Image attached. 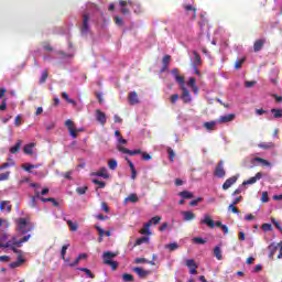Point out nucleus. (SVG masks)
I'll return each instance as SVG.
<instances>
[{
	"mask_svg": "<svg viewBox=\"0 0 282 282\" xmlns=\"http://www.w3.org/2000/svg\"><path fill=\"white\" fill-rule=\"evenodd\" d=\"M15 224L18 235H28V232H32V230H34V227H32L30 221H28V218H18Z\"/></svg>",
	"mask_w": 282,
	"mask_h": 282,
	"instance_id": "f257e3e1",
	"label": "nucleus"
},
{
	"mask_svg": "<svg viewBox=\"0 0 282 282\" xmlns=\"http://www.w3.org/2000/svg\"><path fill=\"white\" fill-rule=\"evenodd\" d=\"M32 237V235H26L24 237H22L20 240H17L15 237L12 238V242L10 245V249L12 250V252H14V254H22V251L17 249V248H21L23 246V243H28V241H30V238Z\"/></svg>",
	"mask_w": 282,
	"mask_h": 282,
	"instance_id": "f03ea898",
	"label": "nucleus"
},
{
	"mask_svg": "<svg viewBox=\"0 0 282 282\" xmlns=\"http://www.w3.org/2000/svg\"><path fill=\"white\" fill-rule=\"evenodd\" d=\"M118 257V253L111 252V251H106L102 254L104 263L105 265H110L111 270H118V262L113 261L111 259H116Z\"/></svg>",
	"mask_w": 282,
	"mask_h": 282,
	"instance_id": "7ed1b4c3",
	"label": "nucleus"
},
{
	"mask_svg": "<svg viewBox=\"0 0 282 282\" xmlns=\"http://www.w3.org/2000/svg\"><path fill=\"white\" fill-rule=\"evenodd\" d=\"M80 34L82 36H87L88 34H91V29L89 28V14L87 13L83 14Z\"/></svg>",
	"mask_w": 282,
	"mask_h": 282,
	"instance_id": "20e7f679",
	"label": "nucleus"
},
{
	"mask_svg": "<svg viewBox=\"0 0 282 282\" xmlns=\"http://www.w3.org/2000/svg\"><path fill=\"white\" fill-rule=\"evenodd\" d=\"M65 127H67L72 138L74 140H76V138H78V132L76 131V128L74 127V121L72 119L66 120Z\"/></svg>",
	"mask_w": 282,
	"mask_h": 282,
	"instance_id": "39448f33",
	"label": "nucleus"
},
{
	"mask_svg": "<svg viewBox=\"0 0 282 282\" xmlns=\"http://www.w3.org/2000/svg\"><path fill=\"white\" fill-rule=\"evenodd\" d=\"M181 89H182L181 100H183L185 105L191 102V91L186 89V83L181 85Z\"/></svg>",
	"mask_w": 282,
	"mask_h": 282,
	"instance_id": "423d86ee",
	"label": "nucleus"
},
{
	"mask_svg": "<svg viewBox=\"0 0 282 282\" xmlns=\"http://www.w3.org/2000/svg\"><path fill=\"white\" fill-rule=\"evenodd\" d=\"M216 177H226V170H224V161H220L214 172Z\"/></svg>",
	"mask_w": 282,
	"mask_h": 282,
	"instance_id": "0eeeda50",
	"label": "nucleus"
},
{
	"mask_svg": "<svg viewBox=\"0 0 282 282\" xmlns=\"http://www.w3.org/2000/svg\"><path fill=\"white\" fill-rule=\"evenodd\" d=\"M261 177H263V173L258 172L254 176L250 177L247 181H243L242 186H248L250 184H257V182H259V180H261Z\"/></svg>",
	"mask_w": 282,
	"mask_h": 282,
	"instance_id": "6e6552de",
	"label": "nucleus"
},
{
	"mask_svg": "<svg viewBox=\"0 0 282 282\" xmlns=\"http://www.w3.org/2000/svg\"><path fill=\"white\" fill-rule=\"evenodd\" d=\"M133 272L138 275L139 279H147V276L151 274V271H147L140 267L133 268Z\"/></svg>",
	"mask_w": 282,
	"mask_h": 282,
	"instance_id": "1a4fd4ad",
	"label": "nucleus"
},
{
	"mask_svg": "<svg viewBox=\"0 0 282 282\" xmlns=\"http://www.w3.org/2000/svg\"><path fill=\"white\" fill-rule=\"evenodd\" d=\"M200 224L207 226L210 229L215 228V220H213L210 215H205L204 219L200 220Z\"/></svg>",
	"mask_w": 282,
	"mask_h": 282,
	"instance_id": "9d476101",
	"label": "nucleus"
},
{
	"mask_svg": "<svg viewBox=\"0 0 282 282\" xmlns=\"http://www.w3.org/2000/svg\"><path fill=\"white\" fill-rule=\"evenodd\" d=\"M172 75L174 76L176 83H178V85H183L186 83L184 82V76L180 75V68H173L172 69Z\"/></svg>",
	"mask_w": 282,
	"mask_h": 282,
	"instance_id": "9b49d317",
	"label": "nucleus"
},
{
	"mask_svg": "<svg viewBox=\"0 0 282 282\" xmlns=\"http://www.w3.org/2000/svg\"><path fill=\"white\" fill-rule=\"evenodd\" d=\"M237 176H231L229 178H227L225 181V183L223 184V191H228V188H230V186H232L234 184H237Z\"/></svg>",
	"mask_w": 282,
	"mask_h": 282,
	"instance_id": "f8f14e48",
	"label": "nucleus"
},
{
	"mask_svg": "<svg viewBox=\"0 0 282 282\" xmlns=\"http://www.w3.org/2000/svg\"><path fill=\"white\" fill-rule=\"evenodd\" d=\"M268 250H269V259H271V261H274V256L276 254V250H279V246L272 242L271 245H269Z\"/></svg>",
	"mask_w": 282,
	"mask_h": 282,
	"instance_id": "ddd939ff",
	"label": "nucleus"
},
{
	"mask_svg": "<svg viewBox=\"0 0 282 282\" xmlns=\"http://www.w3.org/2000/svg\"><path fill=\"white\" fill-rule=\"evenodd\" d=\"M128 101H129V105H138L140 102V99L138 98V93L135 91L129 93Z\"/></svg>",
	"mask_w": 282,
	"mask_h": 282,
	"instance_id": "4468645a",
	"label": "nucleus"
},
{
	"mask_svg": "<svg viewBox=\"0 0 282 282\" xmlns=\"http://www.w3.org/2000/svg\"><path fill=\"white\" fill-rule=\"evenodd\" d=\"M96 115L97 121H99L100 124L105 127V123L107 122V115H105V112L99 109L96 110Z\"/></svg>",
	"mask_w": 282,
	"mask_h": 282,
	"instance_id": "2eb2a0df",
	"label": "nucleus"
},
{
	"mask_svg": "<svg viewBox=\"0 0 282 282\" xmlns=\"http://www.w3.org/2000/svg\"><path fill=\"white\" fill-rule=\"evenodd\" d=\"M183 8L188 14H191L189 12H192L193 20L197 19V9H195V7H193L192 4H184Z\"/></svg>",
	"mask_w": 282,
	"mask_h": 282,
	"instance_id": "dca6fc26",
	"label": "nucleus"
},
{
	"mask_svg": "<svg viewBox=\"0 0 282 282\" xmlns=\"http://www.w3.org/2000/svg\"><path fill=\"white\" fill-rule=\"evenodd\" d=\"M232 120H235V115L230 113V115H226V116H221L219 119H218V122L220 124H224L226 122H232Z\"/></svg>",
	"mask_w": 282,
	"mask_h": 282,
	"instance_id": "f3484780",
	"label": "nucleus"
},
{
	"mask_svg": "<svg viewBox=\"0 0 282 282\" xmlns=\"http://www.w3.org/2000/svg\"><path fill=\"white\" fill-rule=\"evenodd\" d=\"M263 45H265V40H257L253 44V51L261 52V50H263Z\"/></svg>",
	"mask_w": 282,
	"mask_h": 282,
	"instance_id": "a211bd4d",
	"label": "nucleus"
},
{
	"mask_svg": "<svg viewBox=\"0 0 282 282\" xmlns=\"http://www.w3.org/2000/svg\"><path fill=\"white\" fill-rule=\"evenodd\" d=\"M21 263H25V259H23V256L22 254H19L18 256V261L15 262H11L9 264L10 268L14 269V268H19L21 265Z\"/></svg>",
	"mask_w": 282,
	"mask_h": 282,
	"instance_id": "6ab92c4d",
	"label": "nucleus"
},
{
	"mask_svg": "<svg viewBox=\"0 0 282 282\" xmlns=\"http://www.w3.org/2000/svg\"><path fill=\"white\" fill-rule=\"evenodd\" d=\"M97 177H104V180H109V173H107V167H100L98 172H96Z\"/></svg>",
	"mask_w": 282,
	"mask_h": 282,
	"instance_id": "aec40b11",
	"label": "nucleus"
},
{
	"mask_svg": "<svg viewBox=\"0 0 282 282\" xmlns=\"http://www.w3.org/2000/svg\"><path fill=\"white\" fill-rule=\"evenodd\" d=\"M140 235H148L151 236V223H145L143 228L140 230Z\"/></svg>",
	"mask_w": 282,
	"mask_h": 282,
	"instance_id": "412c9836",
	"label": "nucleus"
},
{
	"mask_svg": "<svg viewBox=\"0 0 282 282\" xmlns=\"http://www.w3.org/2000/svg\"><path fill=\"white\" fill-rule=\"evenodd\" d=\"M34 147H36L34 143L24 145V153H26V155H34Z\"/></svg>",
	"mask_w": 282,
	"mask_h": 282,
	"instance_id": "4be33fe9",
	"label": "nucleus"
},
{
	"mask_svg": "<svg viewBox=\"0 0 282 282\" xmlns=\"http://www.w3.org/2000/svg\"><path fill=\"white\" fill-rule=\"evenodd\" d=\"M47 78H50V72L47 69H44L39 80L40 85H45Z\"/></svg>",
	"mask_w": 282,
	"mask_h": 282,
	"instance_id": "5701e85b",
	"label": "nucleus"
},
{
	"mask_svg": "<svg viewBox=\"0 0 282 282\" xmlns=\"http://www.w3.org/2000/svg\"><path fill=\"white\" fill-rule=\"evenodd\" d=\"M40 199H41V202H42L43 204H47V202H48V204H51V202H52V204H53V206H54L55 208H58V206H59L58 202H56L55 198H52V197H48V198L41 197Z\"/></svg>",
	"mask_w": 282,
	"mask_h": 282,
	"instance_id": "b1692460",
	"label": "nucleus"
},
{
	"mask_svg": "<svg viewBox=\"0 0 282 282\" xmlns=\"http://www.w3.org/2000/svg\"><path fill=\"white\" fill-rule=\"evenodd\" d=\"M214 257H216L218 261H221L224 259V256L221 254V247L216 246L214 248Z\"/></svg>",
	"mask_w": 282,
	"mask_h": 282,
	"instance_id": "393cba45",
	"label": "nucleus"
},
{
	"mask_svg": "<svg viewBox=\"0 0 282 282\" xmlns=\"http://www.w3.org/2000/svg\"><path fill=\"white\" fill-rule=\"evenodd\" d=\"M22 141L19 140L13 147L10 148V153L17 154L21 151Z\"/></svg>",
	"mask_w": 282,
	"mask_h": 282,
	"instance_id": "a878e982",
	"label": "nucleus"
},
{
	"mask_svg": "<svg viewBox=\"0 0 282 282\" xmlns=\"http://www.w3.org/2000/svg\"><path fill=\"white\" fill-rule=\"evenodd\" d=\"M185 221H193L195 219V214L193 212H182Z\"/></svg>",
	"mask_w": 282,
	"mask_h": 282,
	"instance_id": "bb28decb",
	"label": "nucleus"
},
{
	"mask_svg": "<svg viewBox=\"0 0 282 282\" xmlns=\"http://www.w3.org/2000/svg\"><path fill=\"white\" fill-rule=\"evenodd\" d=\"M165 249L170 250V252H175V250L180 249V245L177 242H171L165 245Z\"/></svg>",
	"mask_w": 282,
	"mask_h": 282,
	"instance_id": "cd10ccee",
	"label": "nucleus"
},
{
	"mask_svg": "<svg viewBox=\"0 0 282 282\" xmlns=\"http://www.w3.org/2000/svg\"><path fill=\"white\" fill-rule=\"evenodd\" d=\"M180 197H182L183 199H193L194 195L192 192L188 191H183L180 194Z\"/></svg>",
	"mask_w": 282,
	"mask_h": 282,
	"instance_id": "c85d7f7f",
	"label": "nucleus"
},
{
	"mask_svg": "<svg viewBox=\"0 0 282 282\" xmlns=\"http://www.w3.org/2000/svg\"><path fill=\"white\" fill-rule=\"evenodd\" d=\"M108 169H110V171H116V169H118V161H116V159L109 160Z\"/></svg>",
	"mask_w": 282,
	"mask_h": 282,
	"instance_id": "c756f323",
	"label": "nucleus"
},
{
	"mask_svg": "<svg viewBox=\"0 0 282 282\" xmlns=\"http://www.w3.org/2000/svg\"><path fill=\"white\" fill-rule=\"evenodd\" d=\"M22 169L26 171V173H32V169H39V165H32L30 163H25L22 165Z\"/></svg>",
	"mask_w": 282,
	"mask_h": 282,
	"instance_id": "7c9ffc66",
	"label": "nucleus"
},
{
	"mask_svg": "<svg viewBox=\"0 0 282 282\" xmlns=\"http://www.w3.org/2000/svg\"><path fill=\"white\" fill-rule=\"evenodd\" d=\"M215 124H217L216 121H207L203 124V127L207 129V131H213L215 129Z\"/></svg>",
	"mask_w": 282,
	"mask_h": 282,
	"instance_id": "2f4dec72",
	"label": "nucleus"
},
{
	"mask_svg": "<svg viewBox=\"0 0 282 282\" xmlns=\"http://www.w3.org/2000/svg\"><path fill=\"white\" fill-rule=\"evenodd\" d=\"M122 280L124 282H133V281H135V278L131 273H123L122 274Z\"/></svg>",
	"mask_w": 282,
	"mask_h": 282,
	"instance_id": "473e14b6",
	"label": "nucleus"
},
{
	"mask_svg": "<svg viewBox=\"0 0 282 282\" xmlns=\"http://www.w3.org/2000/svg\"><path fill=\"white\" fill-rule=\"evenodd\" d=\"M253 162H260V164H262V166H271L270 162L262 158H254Z\"/></svg>",
	"mask_w": 282,
	"mask_h": 282,
	"instance_id": "72a5a7b5",
	"label": "nucleus"
},
{
	"mask_svg": "<svg viewBox=\"0 0 282 282\" xmlns=\"http://www.w3.org/2000/svg\"><path fill=\"white\" fill-rule=\"evenodd\" d=\"M187 85H188V87H192V89L196 90L197 89V79L195 77H191Z\"/></svg>",
	"mask_w": 282,
	"mask_h": 282,
	"instance_id": "f704fd0d",
	"label": "nucleus"
},
{
	"mask_svg": "<svg viewBox=\"0 0 282 282\" xmlns=\"http://www.w3.org/2000/svg\"><path fill=\"white\" fill-rule=\"evenodd\" d=\"M258 147L259 149H264V150L274 149V144L272 142L259 143Z\"/></svg>",
	"mask_w": 282,
	"mask_h": 282,
	"instance_id": "c9c22d12",
	"label": "nucleus"
},
{
	"mask_svg": "<svg viewBox=\"0 0 282 282\" xmlns=\"http://www.w3.org/2000/svg\"><path fill=\"white\" fill-rule=\"evenodd\" d=\"M185 265L191 270L192 268H197V263L193 259L185 260Z\"/></svg>",
	"mask_w": 282,
	"mask_h": 282,
	"instance_id": "e433bc0d",
	"label": "nucleus"
},
{
	"mask_svg": "<svg viewBox=\"0 0 282 282\" xmlns=\"http://www.w3.org/2000/svg\"><path fill=\"white\" fill-rule=\"evenodd\" d=\"M142 243H149V237H141L135 240L134 246H142Z\"/></svg>",
	"mask_w": 282,
	"mask_h": 282,
	"instance_id": "4c0bfd02",
	"label": "nucleus"
},
{
	"mask_svg": "<svg viewBox=\"0 0 282 282\" xmlns=\"http://www.w3.org/2000/svg\"><path fill=\"white\" fill-rule=\"evenodd\" d=\"M67 225L70 228L72 232H76V230H78V224L77 223H74L72 220H67Z\"/></svg>",
	"mask_w": 282,
	"mask_h": 282,
	"instance_id": "58836bf2",
	"label": "nucleus"
},
{
	"mask_svg": "<svg viewBox=\"0 0 282 282\" xmlns=\"http://www.w3.org/2000/svg\"><path fill=\"white\" fill-rule=\"evenodd\" d=\"M160 221H162V216H154L148 223H151V226H152V224L154 226H158V224H160Z\"/></svg>",
	"mask_w": 282,
	"mask_h": 282,
	"instance_id": "ea45409f",
	"label": "nucleus"
},
{
	"mask_svg": "<svg viewBox=\"0 0 282 282\" xmlns=\"http://www.w3.org/2000/svg\"><path fill=\"white\" fill-rule=\"evenodd\" d=\"M167 155L170 162H175V151H173V148H167Z\"/></svg>",
	"mask_w": 282,
	"mask_h": 282,
	"instance_id": "a19ab883",
	"label": "nucleus"
},
{
	"mask_svg": "<svg viewBox=\"0 0 282 282\" xmlns=\"http://www.w3.org/2000/svg\"><path fill=\"white\" fill-rule=\"evenodd\" d=\"M271 113H273V118H282V109L273 108L271 109Z\"/></svg>",
	"mask_w": 282,
	"mask_h": 282,
	"instance_id": "79ce46f5",
	"label": "nucleus"
},
{
	"mask_svg": "<svg viewBox=\"0 0 282 282\" xmlns=\"http://www.w3.org/2000/svg\"><path fill=\"white\" fill-rule=\"evenodd\" d=\"M194 65H202V56L196 51H194Z\"/></svg>",
	"mask_w": 282,
	"mask_h": 282,
	"instance_id": "37998d69",
	"label": "nucleus"
},
{
	"mask_svg": "<svg viewBox=\"0 0 282 282\" xmlns=\"http://www.w3.org/2000/svg\"><path fill=\"white\" fill-rule=\"evenodd\" d=\"M127 202H131L132 204H135L138 202V194H130L127 198Z\"/></svg>",
	"mask_w": 282,
	"mask_h": 282,
	"instance_id": "c03bdc74",
	"label": "nucleus"
},
{
	"mask_svg": "<svg viewBox=\"0 0 282 282\" xmlns=\"http://www.w3.org/2000/svg\"><path fill=\"white\" fill-rule=\"evenodd\" d=\"M68 248H69V245H64V246L62 247L61 257H62L63 261H65V256L67 254Z\"/></svg>",
	"mask_w": 282,
	"mask_h": 282,
	"instance_id": "a18cd8bd",
	"label": "nucleus"
},
{
	"mask_svg": "<svg viewBox=\"0 0 282 282\" xmlns=\"http://www.w3.org/2000/svg\"><path fill=\"white\" fill-rule=\"evenodd\" d=\"M93 184H96L97 186H99V188H105V186H107V183L98 181V178H94Z\"/></svg>",
	"mask_w": 282,
	"mask_h": 282,
	"instance_id": "49530a36",
	"label": "nucleus"
},
{
	"mask_svg": "<svg viewBox=\"0 0 282 282\" xmlns=\"http://www.w3.org/2000/svg\"><path fill=\"white\" fill-rule=\"evenodd\" d=\"M246 63V58H241V59H238L236 63H235V69H241V66Z\"/></svg>",
	"mask_w": 282,
	"mask_h": 282,
	"instance_id": "de8ad7c7",
	"label": "nucleus"
},
{
	"mask_svg": "<svg viewBox=\"0 0 282 282\" xmlns=\"http://www.w3.org/2000/svg\"><path fill=\"white\" fill-rule=\"evenodd\" d=\"M262 230H264V232H272L273 227L271 224H263L262 225Z\"/></svg>",
	"mask_w": 282,
	"mask_h": 282,
	"instance_id": "09e8293b",
	"label": "nucleus"
},
{
	"mask_svg": "<svg viewBox=\"0 0 282 282\" xmlns=\"http://www.w3.org/2000/svg\"><path fill=\"white\" fill-rule=\"evenodd\" d=\"M193 242L204 246V243H206V240H204V238H202V237H195V238H193Z\"/></svg>",
	"mask_w": 282,
	"mask_h": 282,
	"instance_id": "8fccbe9b",
	"label": "nucleus"
},
{
	"mask_svg": "<svg viewBox=\"0 0 282 282\" xmlns=\"http://www.w3.org/2000/svg\"><path fill=\"white\" fill-rule=\"evenodd\" d=\"M177 100H180V94H174L170 97V101L172 105H175V102H177Z\"/></svg>",
	"mask_w": 282,
	"mask_h": 282,
	"instance_id": "3c124183",
	"label": "nucleus"
},
{
	"mask_svg": "<svg viewBox=\"0 0 282 282\" xmlns=\"http://www.w3.org/2000/svg\"><path fill=\"white\" fill-rule=\"evenodd\" d=\"M87 186H83V187H77L76 188V193L79 195H85V193H87Z\"/></svg>",
	"mask_w": 282,
	"mask_h": 282,
	"instance_id": "603ef678",
	"label": "nucleus"
},
{
	"mask_svg": "<svg viewBox=\"0 0 282 282\" xmlns=\"http://www.w3.org/2000/svg\"><path fill=\"white\" fill-rule=\"evenodd\" d=\"M199 202H204V198L203 197H197L196 199L191 200L189 206H197L199 204Z\"/></svg>",
	"mask_w": 282,
	"mask_h": 282,
	"instance_id": "864d4df0",
	"label": "nucleus"
},
{
	"mask_svg": "<svg viewBox=\"0 0 282 282\" xmlns=\"http://www.w3.org/2000/svg\"><path fill=\"white\" fill-rule=\"evenodd\" d=\"M272 224H274L275 228L282 234L281 223L276 221V218H271Z\"/></svg>",
	"mask_w": 282,
	"mask_h": 282,
	"instance_id": "5fc2aeb1",
	"label": "nucleus"
},
{
	"mask_svg": "<svg viewBox=\"0 0 282 282\" xmlns=\"http://www.w3.org/2000/svg\"><path fill=\"white\" fill-rule=\"evenodd\" d=\"M141 155H142V160H144L145 162H149V160H153V156H151V154L147 152H141Z\"/></svg>",
	"mask_w": 282,
	"mask_h": 282,
	"instance_id": "6e6d98bb",
	"label": "nucleus"
},
{
	"mask_svg": "<svg viewBox=\"0 0 282 282\" xmlns=\"http://www.w3.org/2000/svg\"><path fill=\"white\" fill-rule=\"evenodd\" d=\"M228 210H231L235 215H239V208H237L235 205H229Z\"/></svg>",
	"mask_w": 282,
	"mask_h": 282,
	"instance_id": "4d7b16f0",
	"label": "nucleus"
},
{
	"mask_svg": "<svg viewBox=\"0 0 282 282\" xmlns=\"http://www.w3.org/2000/svg\"><path fill=\"white\" fill-rule=\"evenodd\" d=\"M99 237H105V229H102L100 226L96 225L95 226Z\"/></svg>",
	"mask_w": 282,
	"mask_h": 282,
	"instance_id": "13d9d810",
	"label": "nucleus"
},
{
	"mask_svg": "<svg viewBox=\"0 0 282 282\" xmlns=\"http://www.w3.org/2000/svg\"><path fill=\"white\" fill-rule=\"evenodd\" d=\"M10 177V172L1 173L0 174V182H3Z\"/></svg>",
	"mask_w": 282,
	"mask_h": 282,
	"instance_id": "bf43d9fd",
	"label": "nucleus"
},
{
	"mask_svg": "<svg viewBox=\"0 0 282 282\" xmlns=\"http://www.w3.org/2000/svg\"><path fill=\"white\" fill-rule=\"evenodd\" d=\"M162 63L163 65H169V63H171V55H164Z\"/></svg>",
	"mask_w": 282,
	"mask_h": 282,
	"instance_id": "052dcab7",
	"label": "nucleus"
},
{
	"mask_svg": "<svg viewBox=\"0 0 282 282\" xmlns=\"http://www.w3.org/2000/svg\"><path fill=\"white\" fill-rule=\"evenodd\" d=\"M261 202H263L264 204L270 202V197L268 196V192L262 193Z\"/></svg>",
	"mask_w": 282,
	"mask_h": 282,
	"instance_id": "680f3d73",
	"label": "nucleus"
},
{
	"mask_svg": "<svg viewBox=\"0 0 282 282\" xmlns=\"http://www.w3.org/2000/svg\"><path fill=\"white\" fill-rule=\"evenodd\" d=\"M30 208H36V196L31 197Z\"/></svg>",
	"mask_w": 282,
	"mask_h": 282,
	"instance_id": "e2e57ef3",
	"label": "nucleus"
},
{
	"mask_svg": "<svg viewBox=\"0 0 282 282\" xmlns=\"http://www.w3.org/2000/svg\"><path fill=\"white\" fill-rule=\"evenodd\" d=\"M130 155H142V150L140 149L130 150Z\"/></svg>",
	"mask_w": 282,
	"mask_h": 282,
	"instance_id": "0e129e2a",
	"label": "nucleus"
},
{
	"mask_svg": "<svg viewBox=\"0 0 282 282\" xmlns=\"http://www.w3.org/2000/svg\"><path fill=\"white\" fill-rule=\"evenodd\" d=\"M169 228V223H163L162 226L159 227L160 232H164Z\"/></svg>",
	"mask_w": 282,
	"mask_h": 282,
	"instance_id": "69168bd1",
	"label": "nucleus"
},
{
	"mask_svg": "<svg viewBox=\"0 0 282 282\" xmlns=\"http://www.w3.org/2000/svg\"><path fill=\"white\" fill-rule=\"evenodd\" d=\"M115 23H116V25H122V23H123L122 18H120V15H117L115 18Z\"/></svg>",
	"mask_w": 282,
	"mask_h": 282,
	"instance_id": "338daca9",
	"label": "nucleus"
},
{
	"mask_svg": "<svg viewBox=\"0 0 282 282\" xmlns=\"http://www.w3.org/2000/svg\"><path fill=\"white\" fill-rule=\"evenodd\" d=\"M134 263H147V260L144 258H135Z\"/></svg>",
	"mask_w": 282,
	"mask_h": 282,
	"instance_id": "774afa93",
	"label": "nucleus"
}]
</instances>
